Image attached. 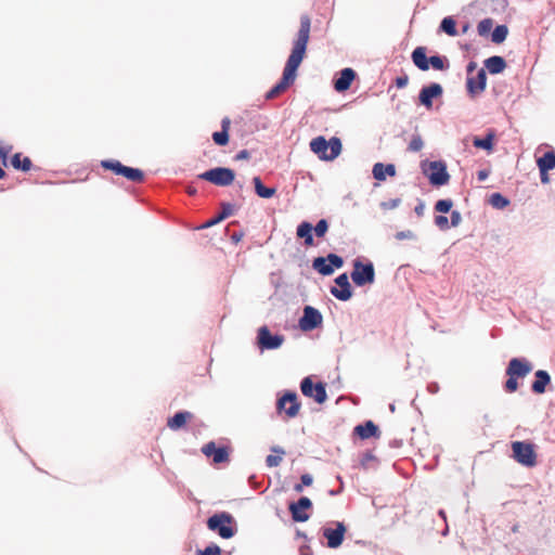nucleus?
<instances>
[{"label": "nucleus", "mask_w": 555, "mask_h": 555, "mask_svg": "<svg viewBox=\"0 0 555 555\" xmlns=\"http://www.w3.org/2000/svg\"><path fill=\"white\" fill-rule=\"evenodd\" d=\"M337 480L340 482V487H339V489H338V490H330V491H328V494H330L331 496L338 495V494H340V493L343 492V490H344V482H343L341 477H340V476H337Z\"/></svg>", "instance_id": "55"}, {"label": "nucleus", "mask_w": 555, "mask_h": 555, "mask_svg": "<svg viewBox=\"0 0 555 555\" xmlns=\"http://www.w3.org/2000/svg\"><path fill=\"white\" fill-rule=\"evenodd\" d=\"M11 164L14 167V169L22 170V171H28L31 168V160L28 157L22 158L21 153H16L13 155L11 159Z\"/></svg>", "instance_id": "31"}, {"label": "nucleus", "mask_w": 555, "mask_h": 555, "mask_svg": "<svg viewBox=\"0 0 555 555\" xmlns=\"http://www.w3.org/2000/svg\"><path fill=\"white\" fill-rule=\"evenodd\" d=\"M396 86L401 89L408 86L409 83V77L406 74H403L401 76H398L395 80Z\"/></svg>", "instance_id": "52"}, {"label": "nucleus", "mask_w": 555, "mask_h": 555, "mask_svg": "<svg viewBox=\"0 0 555 555\" xmlns=\"http://www.w3.org/2000/svg\"><path fill=\"white\" fill-rule=\"evenodd\" d=\"M312 224L308 221H302L298 227L296 234L298 237L305 240V244L307 246H312L314 244L313 235H312Z\"/></svg>", "instance_id": "29"}, {"label": "nucleus", "mask_w": 555, "mask_h": 555, "mask_svg": "<svg viewBox=\"0 0 555 555\" xmlns=\"http://www.w3.org/2000/svg\"><path fill=\"white\" fill-rule=\"evenodd\" d=\"M214 142L219 146H224L229 142V132L224 130L216 131L212 133Z\"/></svg>", "instance_id": "41"}, {"label": "nucleus", "mask_w": 555, "mask_h": 555, "mask_svg": "<svg viewBox=\"0 0 555 555\" xmlns=\"http://www.w3.org/2000/svg\"><path fill=\"white\" fill-rule=\"evenodd\" d=\"M322 322L323 317L321 312L312 306H306L298 325L302 332H310L321 326Z\"/></svg>", "instance_id": "11"}, {"label": "nucleus", "mask_w": 555, "mask_h": 555, "mask_svg": "<svg viewBox=\"0 0 555 555\" xmlns=\"http://www.w3.org/2000/svg\"><path fill=\"white\" fill-rule=\"evenodd\" d=\"M513 459L525 467H533L537 465V453L534 446L527 441L512 442Z\"/></svg>", "instance_id": "5"}, {"label": "nucleus", "mask_w": 555, "mask_h": 555, "mask_svg": "<svg viewBox=\"0 0 555 555\" xmlns=\"http://www.w3.org/2000/svg\"><path fill=\"white\" fill-rule=\"evenodd\" d=\"M300 481H301V483H302L304 486L309 487V486H311V485H312V482H313V478H312V476H311L310 474H304V475H301V477H300Z\"/></svg>", "instance_id": "53"}, {"label": "nucleus", "mask_w": 555, "mask_h": 555, "mask_svg": "<svg viewBox=\"0 0 555 555\" xmlns=\"http://www.w3.org/2000/svg\"><path fill=\"white\" fill-rule=\"evenodd\" d=\"M434 222L441 231H446L450 228L449 219L443 215L435 216Z\"/></svg>", "instance_id": "47"}, {"label": "nucleus", "mask_w": 555, "mask_h": 555, "mask_svg": "<svg viewBox=\"0 0 555 555\" xmlns=\"http://www.w3.org/2000/svg\"><path fill=\"white\" fill-rule=\"evenodd\" d=\"M335 526L336 528H323V537L327 540L326 545L330 548H337L338 546H340L344 541V535L346 532V527L344 522L336 521Z\"/></svg>", "instance_id": "16"}, {"label": "nucleus", "mask_w": 555, "mask_h": 555, "mask_svg": "<svg viewBox=\"0 0 555 555\" xmlns=\"http://www.w3.org/2000/svg\"><path fill=\"white\" fill-rule=\"evenodd\" d=\"M300 555H311L310 547L309 546H301L300 547Z\"/></svg>", "instance_id": "63"}, {"label": "nucleus", "mask_w": 555, "mask_h": 555, "mask_svg": "<svg viewBox=\"0 0 555 555\" xmlns=\"http://www.w3.org/2000/svg\"><path fill=\"white\" fill-rule=\"evenodd\" d=\"M284 336L272 334L267 326H261L257 334V344L260 350H274L282 346Z\"/></svg>", "instance_id": "12"}, {"label": "nucleus", "mask_w": 555, "mask_h": 555, "mask_svg": "<svg viewBox=\"0 0 555 555\" xmlns=\"http://www.w3.org/2000/svg\"><path fill=\"white\" fill-rule=\"evenodd\" d=\"M186 192L189 195H195L196 189L194 186H188Z\"/></svg>", "instance_id": "64"}, {"label": "nucleus", "mask_w": 555, "mask_h": 555, "mask_svg": "<svg viewBox=\"0 0 555 555\" xmlns=\"http://www.w3.org/2000/svg\"><path fill=\"white\" fill-rule=\"evenodd\" d=\"M371 462H376V457L372 452L366 451L365 453H363L361 455V459H360L361 467H363L364 469H367L370 467Z\"/></svg>", "instance_id": "45"}, {"label": "nucleus", "mask_w": 555, "mask_h": 555, "mask_svg": "<svg viewBox=\"0 0 555 555\" xmlns=\"http://www.w3.org/2000/svg\"><path fill=\"white\" fill-rule=\"evenodd\" d=\"M493 26L492 18H483L477 25V31L479 36H488Z\"/></svg>", "instance_id": "39"}, {"label": "nucleus", "mask_w": 555, "mask_h": 555, "mask_svg": "<svg viewBox=\"0 0 555 555\" xmlns=\"http://www.w3.org/2000/svg\"><path fill=\"white\" fill-rule=\"evenodd\" d=\"M372 173L375 180L384 181L386 176L393 177L396 175V167L393 164L376 163L373 166Z\"/></svg>", "instance_id": "23"}, {"label": "nucleus", "mask_w": 555, "mask_h": 555, "mask_svg": "<svg viewBox=\"0 0 555 555\" xmlns=\"http://www.w3.org/2000/svg\"><path fill=\"white\" fill-rule=\"evenodd\" d=\"M300 390L305 397L313 398L320 404L324 403L327 399L325 384L322 382L314 384L311 376L301 379Z\"/></svg>", "instance_id": "8"}, {"label": "nucleus", "mask_w": 555, "mask_h": 555, "mask_svg": "<svg viewBox=\"0 0 555 555\" xmlns=\"http://www.w3.org/2000/svg\"><path fill=\"white\" fill-rule=\"evenodd\" d=\"M412 61L414 65L423 70L426 72L429 69V57L426 56V48L425 47H417L412 52Z\"/></svg>", "instance_id": "24"}, {"label": "nucleus", "mask_w": 555, "mask_h": 555, "mask_svg": "<svg viewBox=\"0 0 555 555\" xmlns=\"http://www.w3.org/2000/svg\"><path fill=\"white\" fill-rule=\"evenodd\" d=\"M357 286L373 284L375 281V269L371 261L363 263L360 258L353 260V271L350 274Z\"/></svg>", "instance_id": "6"}, {"label": "nucleus", "mask_w": 555, "mask_h": 555, "mask_svg": "<svg viewBox=\"0 0 555 555\" xmlns=\"http://www.w3.org/2000/svg\"><path fill=\"white\" fill-rule=\"evenodd\" d=\"M422 171L434 186L444 185L450 180L447 165L442 160L423 162Z\"/></svg>", "instance_id": "4"}, {"label": "nucleus", "mask_w": 555, "mask_h": 555, "mask_svg": "<svg viewBox=\"0 0 555 555\" xmlns=\"http://www.w3.org/2000/svg\"><path fill=\"white\" fill-rule=\"evenodd\" d=\"M271 451L278 454H269L266 457V464L268 467H276L281 464L282 455L285 454V451L281 447H272Z\"/></svg>", "instance_id": "32"}, {"label": "nucleus", "mask_w": 555, "mask_h": 555, "mask_svg": "<svg viewBox=\"0 0 555 555\" xmlns=\"http://www.w3.org/2000/svg\"><path fill=\"white\" fill-rule=\"evenodd\" d=\"M427 389L433 395L437 393L439 391V385H438V383H435V382L429 383L427 386Z\"/></svg>", "instance_id": "59"}, {"label": "nucleus", "mask_w": 555, "mask_h": 555, "mask_svg": "<svg viewBox=\"0 0 555 555\" xmlns=\"http://www.w3.org/2000/svg\"><path fill=\"white\" fill-rule=\"evenodd\" d=\"M424 210H425V204H424V202L420 201L418 204L414 207V212L418 217H422L424 215Z\"/></svg>", "instance_id": "56"}, {"label": "nucleus", "mask_w": 555, "mask_h": 555, "mask_svg": "<svg viewBox=\"0 0 555 555\" xmlns=\"http://www.w3.org/2000/svg\"><path fill=\"white\" fill-rule=\"evenodd\" d=\"M533 369L532 363L526 358H512L505 370L507 376L516 378L526 377Z\"/></svg>", "instance_id": "14"}, {"label": "nucleus", "mask_w": 555, "mask_h": 555, "mask_svg": "<svg viewBox=\"0 0 555 555\" xmlns=\"http://www.w3.org/2000/svg\"><path fill=\"white\" fill-rule=\"evenodd\" d=\"M337 285L331 288V294L341 301H347L352 297L351 285L348 280L347 273H341L335 279Z\"/></svg>", "instance_id": "19"}, {"label": "nucleus", "mask_w": 555, "mask_h": 555, "mask_svg": "<svg viewBox=\"0 0 555 555\" xmlns=\"http://www.w3.org/2000/svg\"><path fill=\"white\" fill-rule=\"evenodd\" d=\"M487 86V74L486 69L480 68L476 76H467L466 89L468 95L474 99L481 94Z\"/></svg>", "instance_id": "15"}, {"label": "nucleus", "mask_w": 555, "mask_h": 555, "mask_svg": "<svg viewBox=\"0 0 555 555\" xmlns=\"http://www.w3.org/2000/svg\"><path fill=\"white\" fill-rule=\"evenodd\" d=\"M395 237L398 241H403V240L416 241L417 240L416 234L413 231H411V230L399 231V232L396 233Z\"/></svg>", "instance_id": "48"}, {"label": "nucleus", "mask_w": 555, "mask_h": 555, "mask_svg": "<svg viewBox=\"0 0 555 555\" xmlns=\"http://www.w3.org/2000/svg\"><path fill=\"white\" fill-rule=\"evenodd\" d=\"M310 150L323 160H333L341 152V142L336 137L330 140L318 137L310 142Z\"/></svg>", "instance_id": "3"}, {"label": "nucleus", "mask_w": 555, "mask_h": 555, "mask_svg": "<svg viewBox=\"0 0 555 555\" xmlns=\"http://www.w3.org/2000/svg\"><path fill=\"white\" fill-rule=\"evenodd\" d=\"M507 34L508 28L506 25H498L491 34V40L494 43H502L506 39Z\"/></svg>", "instance_id": "38"}, {"label": "nucleus", "mask_w": 555, "mask_h": 555, "mask_svg": "<svg viewBox=\"0 0 555 555\" xmlns=\"http://www.w3.org/2000/svg\"><path fill=\"white\" fill-rule=\"evenodd\" d=\"M477 64L475 62H469L466 67L467 76H472L470 74L476 69Z\"/></svg>", "instance_id": "62"}, {"label": "nucleus", "mask_w": 555, "mask_h": 555, "mask_svg": "<svg viewBox=\"0 0 555 555\" xmlns=\"http://www.w3.org/2000/svg\"><path fill=\"white\" fill-rule=\"evenodd\" d=\"M489 203L496 209H504L509 205V199L501 193H492Z\"/></svg>", "instance_id": "37"}, {"label": "nucleus", "mask_w": 555, "mask_h": 555, "mask_svg": "<svg viewBox=\"0 0 555 555\" xmlns=\"http://www.w3.org/2000/svg\"><path fill=\"white\" fill-rule=\"evenodd\" d=\"M354 434L361 439H369L371 437H379L378 426L372 421H366L363 424H359L354 427Z\"/></svg>", "instance_id": "22"}, {"label": "nucleus", "mask_w": 555, "mask_h": 555, "mask_svg": "<svg viewBox=\"0 0 555 555\" xmlns=\"http://www.w3.org/2000/svg\"><path fill=\"white\" fill-rule=\"evenodd\" d=\"M537 164L540 173L544 176L545 172H548L550 170L555 168V152H546L542 157L538 158Z\"/></svg>", "instance_id": "26"}, {"label": "nucleus", "mask_w": 555, "mask_h": 555, "mask_svg": "<svg viewBox=\"0 0 555 555\" xmlns=\"http://www.w3.org/2000/svg\"><path fill=\"white\" fill-rule=\"evenodd\" d=\"M453 202L450 198L439 199L435 204V210L441 214H447L451 210Z\"/></svg>", "instance_id": "40"}, {"label": "nucleus", "mask_w": 555, "mask_h": 555, "mask_svg": "<svg viewBox=\"0 0 555 555\" xmlns=\"http://www.w3.org/2000/svg\"><path fill=\"white\" fill-rule=\"evenodd\" d=\"M210 531L217 532L222 539H231L237 532L235 518L228 512H220L208 517L206 521Z\"/></svg>", "instance_id": "2"}, {"label": "nucleus", "mask_w": 555, "mask_h": 555, "mask_svg": "<svg viewBox=\"0 0 555 555\" xmlns=\"http://www.w3.org/2000/svg\"><path fill=\"white\" fill-rule=\"evenodd\" d=\"M462 222L461 212L457 210H452L450 216V227H457Z\"/></svg>", "instance_id": "51"}, {"label": "nucleus", "mask_w": 555, "mask_h": 555, "mask_svg": "<svg viewBox=\"0 0 555 555\" xmlns=\"http://www.w3.org/2000/svg\"><path fill=\"white\" fill-rule=\"evenodd\" d=\"M253 183H254V186H255L256 194L259 197H261V198H271L276 193V189L275 188L266 186L262 183L260 177H254L253 178Z\"/></svg>", "instance_id": "30"}, {"label": "nucleus", "mask_w": 555, "mask_h": 555, "mask_svg": "<svg viewBox=\"0 0 555 555\" xmlns=\"http://www.w3.org/2000/svg\"><path fill=\"white\" fill-rule=\"evenodd\" d=\"M400 203H401V199L398 197V198H392L389 201L382 202L379 204V206L384 210H391V209L397 208L400 205Z\"/></svg>", "instance_id": "50"}, {"label": "nucleus", "mask_w": 555, "mask_h": 555, "mask_svg": "<svg viewBox=\"0 0 555 555\" xmlns=\"http://www.w3.org/2000/svg\"><path fill=\"white\" fill-rule=\"evenodd\" d=\"M12 146L7 147H0V158L2 159V163L4 166H7V158L8 154L10 153Z\"/></svg>", "instance_id": "54"}, {"label": "nucleus", "mask_w": 555, "mask_h": 555, "mask_svg": "<svg viewBox=\"0 0 555 555\" xmlns=\"http://www.w3.org/2000/svg\"><path fill=\"white\" fill-rule=\"evenodd\" d=\"M344 266V259L336 254H328L326 257H317L312 261V268L322 275L333 274L335 269Z\"/></svg>", "instance_id": "9"}, {"label": "nucleus", "mask_w": 555, "mask_h": 555, "mask_svg": "<svg viewBox=\"0 0 555 555\" xmlns=\"http://www.w3.org/2000/svg\"><path fill=\"white\" fill-rule=\"evenodd\" d=\"M104 169L112 170L115 175L122 176L126 166L118 160L107 159L101 163Z\"/></svg>", "instance_id": "35"}, {"label": "nucleus", "mask_w": 555, "mask_h": 555, "mask_svg": "<svg viewBox=\"0 0 555 555\" xmlns=\"http://www.w3.org/2000/svg\"><path fill=\"white\" fill-rule=\"evenodd\" d=\"M202 452L207 457H212L214 464H222L230 461L228 447H217L214 441L204 444Z\"/></svg>", "instance_id": "18"}, {"label": "nucleus", "mask_w": 555, "mask_h": 555, "mask_svg": "<svg viewBox=\"0 0 555 555\" xmlns=\"http://www.w3.org/2000/svg\"><path fill=\"white\" fill-rule=\"evenodd\" d=\"M234 207L231 203H221V211L219 212V219H227L233 214Z\"/></svg>", "instance_id": "46"}, {"label": "nucleus", "mask_w": 555, "mask_h": 555, "mask_svg": "<svg viewBox=\"0 0 555 555\" xmlns=\"http://www.w3.org/2000/svg\"><path fill=\"white\" fill-rule=\"evenodd\" d=\"M222 220H223V219H219V214H218L215 218H212V219L208 220V221L203 225V228H209V227H212V225H215V224H217V223L221 222Z\"/></svg>", "instance_id": "58"}, {"label": "nucleus", "mask_w": 555, "mask_h": 555, "mask_svg": "<svg viewBox=\"0 0 555 555\" xmlns=\"http://www.w3.org/2000/svg\"><path fill=\"white\" fill-rule=\"evenodd\" d=\"M488 176H489V171H487V170H479L477 172V179L479 181H485L488 178Z\"/></svg>", "instance_id": "61"}, {"label": "nucleus", "mask_w": 555, "mask_h": 555, "mask_svg": "<svg viewBox=\"0 0 555 555\" xmlns=\"http://www.w3.org/2000/svg\"><path fill=\"white\" fill-rule=\"evenodd\" d=\"M311 21L308 15H301L300 27L294 41L292 52L286 61L281 80L266 93V100H273L294 83L296 72L301 64L309 41Z\"/></svg>", "instance_id": "1"}, {"label": "nucleus", "mask_w": 555, "mask_h": 555, "mask_svg": "<svg viewBox=\"0 0 555 555\" xmlns=\"http://www.w3.org/2000/svg\"><path fill=\"white\" fill-rule=\"evenodd\" d=\"M534 382L531 385L532 392L542 395L546 391V386L551 383L550 374L544 370H538L534 373Z\"/></svg>", "instance_id": "21"}, {"label": "nucleus", "mask_w": 555, "mask_h": 555, "mask_svg": "<svg viewBox=\"0 0 555 555\" xmlns=\"http://www.w3.org/2000/svg\"><path fill=\"white\" fill-rule=\"evenodd\" d=\"M230 125H231L230 118L229 117H224L221 120V130H224V131L229 132Z\"/></svg>", "instance_id": "60"}, {"label": "nucleus", "mask_w": 555, "mask_h": 555, "mask_svg": "<svg viewBox=\"0 0 555 555\" xmlns=\"http://www.w3.org/2000/svg\"><path fill=\"white\" fill-rule=\"evenodd\" d=\"M250 157V153L247 150H242L235 155V159H248Z\"/></svg>", "instance_id": "57"}, {"label": "nucleus", "mask_w": 555, "mask_h": 555, "mask_svg": "<svg viewBox=\"0 0 555 555\" xmlns=\"http://www.w3.org/2000/svg\"><path fill=\"white\" fill-rule=\"evenodd\" d=\"M122 177L132 182H142L144 172L141 169L126 166Z\"/></svg>", "instance_id": "34"}, {"label": "nucleus", "mask_w": 555, "mask_h": 555, "mask_svg": "<svg viewBox=\"0 0 555 555\" xmlns=\"http://www.w3.org/2000/svg\"><path fill=\"white\" fill-rule=\"evenodd\" d=\"M423 146H424V142H423L421 135L416 134V135L412 137L408 149L411 152H418L423 149Z\"/></svg>", "instance_id": "44"}, {"label": "nucleus", "mask_w": 555, "mask_h": 555, "mask_svg": "<svg viewBox=\"0 0 555 555\" xmlns=\"http://www.w3.org/2000/svg\"><path fill=\"white\" fill-rule=\"evenodd\" d=\"M439 28L441 31L446 33L449 36L454 37L457 35L456 23L452 16L444 17L441 21Z\"/></svg>", "instance_id": "33"}, {"label": "nucleus", "mask_w": 555, "mask_h": 555, "mask_svg": "<svg viewBox=\"0 0 555 555\" xmlns=\"http://www.w3.org/2000/svg\"><path fill=\"white\" fill-rule=\"evenodd\" d=\"M192 417V413L189 411H179L167 422L170 429L177 430L183 427L188 420Z\"/></svg>", "instance_id": "27"}, {"label": "nucleus", "mask_w": 555, "mask_h": 555, "mask_svg": "<svg viewBox=\"0 0 555 555\" xmlns=\"http://www.w3.org/2000/svg\"><path fill=\"white\" fill-rule=\"evenodd\" d=\"M327 230L328 222L325 219H320L312 229V231H314L318 237H323L326 234Z\"/></svg>", "instance_id": "42"}, {"label": "nucleus", "mask_w": 555, "mask_h": 555, "mask_svg": "<svg viewBox=\"0 0 555 555\" xmlns=\"http://www.w3.org/2000/svg\"><path fill=\"white\" fill-rule=\"evenodd\" d=\"M356 76V72L350 67L341 69L338 73V77L334 79V89L337 92L347 91L350 88Z\"/></svg>", "instance_id": "20"}, {"label": "nucleus", "mask_w": 555, "mask_h": 555, "mask_svg": "<svg viewBox=\"0 0 555 555\" xmlns=\"http://www.w3.org/2000/svg\"><path fill=\"white\" fill-rule=\"evenodd\" d=\"M300 406L301 404L298 401V396L295 391H286L276 401V411L279 413L285 412L289 418L296 417L298 415Z\"/></svg>", "instance_id": "10"}, {"label": "nucleus", "mask_w": 555, "mask_h": 555, "mask_svg": "<svg viewBox=\"0 0 555 555\" xmlns=\"http://www.w3.org/2000/svg\"><path fill=\"white\" fill-rule=\"evenodd\" d=\"M504 389L509 393L515 392L518 389L517 378L514 376H508L507 380L505 382Z\"/></svg>", "instance_id": "49"}, {"label": "nucleus", "mask_w": 555, "mask_h": 555, "mask_svg": "<svg viewBox=\"0 0 555 555\" xmlns=\"http://www.w3.org/2000/svg\"><path fill=\"white\" fill-rule=\"evenodd\" d=\"M494 139L495 132L493 130H489L483 138L475 137L473 140V145L477 149H482L488 152H491L493 150Z\"/></svg>", "instance_id": "28"}, {"label": "nucleus", "mask_w": 555, "mask_h": 555, "mask_svg": "<svg viewBox=\"0 0 555 555\" xmlns=\"http://www.w3.org/2000/svg\"><path fill=\"white\" fill-rule=\"evenodd\" d=\"M443 94V88L438 82H431L427 86H423L418 93V102L427 109L433 108V102L435 99L441 98Z\"/></svg>", "instance_id": "13"}, {"label": "nucleus", "mask_w": 555, "mask_h": 555, "mask_svg": "<svg viewBox=\"0 0 555 555\" xmlns=\"http://www.w3.org/2000/svg\"><path fill=\"white\" fill-rule=\"evenodd\" d=\"M436 70H446L449 68V61L446 56L433 55L429 57V67Z\"/></svg>", "instance_id": "36"}, {"label": "nucleus", "mask_w": 555, "mask_h": 555, "mask_svg": "<svg viewBox=\"0 0 555 555\" xmlns=\"http://www.w3.org/2000/svg\"><path fill=\"white\" fill-rule=\"evenodd\" d=\"M312 507V502L307 496H301L297 502H292L288 506L292 518L296 522L307 521L310 517L305 511Z\"/></svg>", "instance_id": "17"}, {"label": "nucleus", "mask_w": 555, "mask_h": 555, "mask_svg": "<svg viewBox=\"0 0 555 555\" xmlns=\"http://www.w3.org/2000/svg\"><path fill=\"white\" fill-rule=\"evenodd\" d=\"M485 67L490 74L495 75L505 69L506 62L502 56L493 55L485 60Z\"/></svg>", "instance_id": "25"}, {"label": "nucleus", "mask_w": 555, "mask_h": 555, "mask_svg": "<svg viewBox=\"0 0 555 555\" xmlns=\"http://www.w3.org/2000/svg\"><path fill=\"white\" fill-rule=\"evenodd\" d=\"M198 178L218 186H228L233 183L235 173L227 167H215L198 175Z\"/></svg>", "instance_id": "7"}, {"label": "nucleus", "mask_w": 555, "mask_h": 555, "mask_svg": "<svg viewBox=\"0 0 555 555\" xmlns=\"http://www.w3.org/2000/svg\"><path fill=\"white\" fill-rule=\"evenodd\" d=\"M196 555H221V548L217 544L211 543L204 550H198Z\"/></svg>", "instance_id": "43"}]
</instances>
